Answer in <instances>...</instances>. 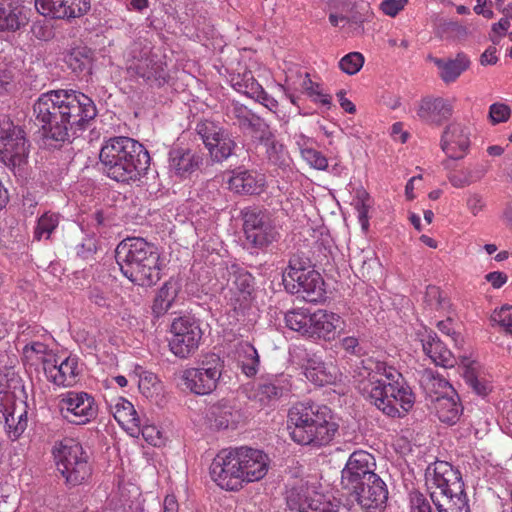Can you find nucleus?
Wrapping results in <instances>:
<instances>
[{
  "label": "nucleus",
  "instance_id": "1",
  "mask_svg": "<svg viewBox=\"0 0 512 512\" xmlns=\"http://www.w3.org/2000/svg\"><path fill=\"white\" fill-rule=\"evenodd\" d=\"M36 120L45 138L65 142L85 129L97 115L93 100L75 90H52L33 105Z\"/></svg>",
  "mask_w": 512,
  "mask_h": 512
},
{
  "label": "nucleus",
  "instance_id": "2",
  "mask_svg": "<svg viewBox=\"0 0 512 512\" xmlns=\"http://www.w3.org/2000/svg\"><path fill=\"white\" fill-rule=\"evenodd\" d=\"M359 376V391L385 415L401 418L412 409L415 396L395 367L368 358Z\"/></svg>",
  "mask_w": 512,
  "mask_h": 512
},
{
  "label": "nucleus",
  "instance_id": "3",
  "mask_svg": "<svg viewBox=\"0 0 512 512\" xmlns=\"http://www.w3.org/2000/svg\"><path fill=\"white\" fill-rule=\"evenodd\" d=\"M269 470V457L262 450L240 446L223 450L210 465L211 479L221 489L239 491L263 479Z\"/></svg>",
  "mask_w": 512,
  "mask_h": 512
},
{
  "label": "nucleus",
  "instance_id": "4",
  "mask_svg": "<svg viewBox=\"0 0 512 512\" xmlns=\"http://www.w3.org/2000/svg\"><path fill=\"white\" fill-rule=\"evenodd\" d=\"M99 160L106 175L117 182L136 181L150 166L144 146L130 137H113L101 147Z\"/></svg>",
  "mask_w": 512,
  "mask_h": 512
},
{
  "label": "nucleus",
  "instance_id": "5",
  "mask_svg": "<svg viewBox=\"0 0 512 512\" xmlns=\"http://www.w3.org/2000/svg\"><path fill=\"white\" fill-rule=\"evenodd\" d=\"M288 422L292 440L300 445L325 446L338 430L331 409L316 403L294 405L289 410Z\"/></svg>",
  "mask_w": 512,
  "mask_h": 512
},
{
  "label": "nucleus",
  "instance_id": "6",
  "mask_svg": "<svg viewBox=\"0 0 512 512\" xmlns=\"http://www.w3.org/2000/svg\"><path fill=\"white\" fill-rule=\"evenodd\" d=\"M122 274L139 286H152L160 280L158 248L139 237L121 241L115 250Z\"/></svg>",
  "mask_w": 512,
  "mask_h": 512
},
{
  "label": "nucleus",
  "instance_id": "7",
  "mask_svg": "<svg viewBox=\"0 0 512 512\" xmlns=\"http://www.w3.org/2000/svg\"><path fill=\"white\" fill-rule=\"evenodd\" d=\"M57 470L69 486H78L89 480L92 466L89 456L80 442L73 438H64L53 447Z\"/></svg>",
  "mask_w": 512,
  "mask_h": 512
},
{
  "label": "nucleus",
  "instance_id": "8",
  "mask_svg": "<svg viewBox=\"0 0 512 512\" xmlns=\"http://www.w3.org/2000/svg\"><path fill=\"white\" fill-rule=\"evenodd\" d=\"M285 288L292 294H299L307 302H318L325 294L324 281L319 272L304 267L295 259L290 260L283 273Z\"/></svg>",
  "mask_w": 512,
  "mask_h": 512
},
{
  "label": "nucleus",
  "instance_id": "9",
  "mask_svg": "<svg viewBox=\"0 0 512 512\" xmlns=\"http://www.w3.org/2000/svg\"><path fill=\"white\" fill-rule=\"evenodd\" d=\"M170 351L180 359H188L199 349L203 331L199 320L190 315L175 318L170 325Z\"/></svg>",
  "mask_w": 512,
  "mask_h": 512
},
{
  "label": "nucleus",
  "instance_id": "10",
  "mask_svg": "<svg viewBox=\"0 0 512 512\" xmlns=\"http://www.w3.org/2000/svg\"><path fill=\"white\" fill-rule=\"evenodd\" d=\"M58 408L63 419L75 425L91 422L98 413L93 396L83 391H68L60 395Z\"/></svg>",
  "mask_w": 512,
  "mask_h": 512
},
{
  "label": "nucleus",
  "instance_id": "11",
  "mask_svg": "<svg viewBox=\"0 0 512 512\" xmlns=\"http://www.w3.org/2000/svg\"><path fill=\"white\" fill-rule=\"evenodd\" d=\"M222 364L219 359L206 362L201 367H188L181 371V384L196 395H208L218 385L222 376Z\"/></svg>",
  "mask_w": 512,
  "mask_h": 512
},
{
  "label": "nucleus",
  "instance_id": "12",
  "mask_svg": "<svg viewBox=\"0 0 512 512\" xmlns=\"http://www.w3.org/2000/svg\"><path fill=\"white\" fill-rule=\"evenodd\" d=\"M28 148L24 131L8 118L0 122V161L7 166H19L25 162Z\"/></svg>",
  "mask_w": 512,
  "mask_h": 512
},
{
  "label": "nucleus",
  "instance_id": "13",
  "mask_svg": "<svg viewBox=\"0 0 512 512\" xmlns=\"http://www.w3.org/2000/svg\"><path fill=\"white\" fill-rule=\"evenodd\" d=\"M374 457L363 450L354 451L342 470V486L350 491H357L361 486L379 477L375 472Z\"/></svg>",
  "mask_w": 512,
  "mask_h": 512
},
{
  "label": "nucleus",
  "instance_id": "14",
  "mask_svg": "<svg viewBox=\"0 0 512 512\" xmlns=\"http://www.w3.org/2000/svg\"><path fill=\"white\" fill-rule=\"evenodd\" d=\"M427 484L433 491L437 492V498L441 496L442 502L449 506L453 502V498L458 499V492L462 493V485L458 473L452 466L445 461L434 463L433 468L427 470Z\"/></svg>",
  "mask_w": 512,
  "mask_h": 512
},
{
  "label": "nucleus",
  "instance_id": "15",
  "mask_svg": "<svg viewBox=\"0 0 512 512\" xmlns=\"http://www.w3.org/2000/svg\"><path fill=\"white\" fill-rule=\"evenodd\" d=\"M0 421L5 423L13 439H17L27 427L26 403L17 401L15 393L5 384H0Z\"/></svg>",
  "mask_w": 512,
  "mask_h": 512
},
{
  "label": "nucleus",
  "instance_id": "16",
  "mask_svg": "<svg viewBox=\"0 0 512 512\" xmlns=\"http://www.w3.org/2000/svg\"><path fill=\"white\" fill-rule=\"evenodd\" d=\"M196 130L214 161L222 162L232 155L236 144L218 124L204 120L197 124Z\"/></svg>",
  "mask_w": 512,
  "mask_h": 512
},
{
  "label": "nucleus",
  "instance_id": "17",
  "mask_svg": "<svg viewBox=\"0 0 512 512\" xmlns=\"http://www.w3.org/2000/svg\"><path fill=\"white\" fill-rule=\"evenodd\" d=\"M18 342L24 343L22 348V360L25 365L37 366L42 364L43 369L48 366L55 357V353L47 344L35 340L37 333L43 329L39 326L20 325Z\"/></svg>",
  "mask_w": 512,
  "mask_h": 512
},
{
  "label": "nucleus",
  "instance_id": "18",
  "mask_svg": "<svg viewBox=\"0 0 512 512\" xmlns=\"http://www.w3.org/2000/svg\"><path fill=\"white\" fill-rule=\"evenodd\" d=\"M37 11L54 19H75L87 14L90 0H35Z\"/></svg>",
  "mask_w": 512,
  "mask_h": 512
},
{
  "label": "nucleus",
  "instance_id": "19",
  "mask_svg": "<svg viewBox=\"0 0 512 512\" xmlns=\"http://www.w3.org/2000/svg\"><path fill=\"white\" fill-rule=\"evenodd\" d=\"M227 271L229 287L225 298L234 309L242 308L249 301L253 289V277L237 264H231Z\"/></svg>",
  "mask_w": 512,
  "mask_h": 512
},
{
  "label": "nucleus",
  "instance_id": "20",
  "mask_svg": "<svg viewBox=\"0 0 512 512\" xmlns=\"http://www.w3.org/2000/svg\"><path fill=\"white\" fill-rule=\"evenodd\" d=\"M244 391L248 400L256 407L270 408L276 405L288 389L283 380L272 378L250 384Z\"/></svg>",
  "mask_w": 512,
  "mask_h": 512
},
{
  "label": "nucleus",
  "instance_id": "21",
  "mask_svg": "<svg viewBox=\"0 0 512 512\" xmlns=\"http://www.w3.org/2000/svg\"><path fill=\"white\" fill-rule=\"evenodd\" d=\"M244 232L246 239L255 247H265L277 239L278 232L264 214L250 212L245 214Z\"/></svg>",
  "mask_w": 512,
  "mask_h": 512
},
{
  "label": "nucleus",
  "instance_id": "22",
  "mask_svg": "<svg viewBox=\"0 0 512 512\" xmlns=\"http://www.w3.org/2000/svg\"><path fill=\"white\" fill-rule=\"evenodd\" d=\"M310 338L332 341L344 333L345 320L338 314L326 309L312 313Z\"/></svg>",
  "mask_w": 512,
  "mask_h": 512
},
{
  "label": "nucleus",
  "instance_id": "23",
  "mask_svg": "<svg viewBox=\"0 0 512 512\" xmlns=\"http://www.w3.org/2000/svg\"><path fill=\"white\" fill-rule=\"evenodd\" d=\"M470 147L469 128L461 123L449 124L441 137V148L451 159H462Z\"/></svg>",
  "mask_w": 512,
  "mask_h": 512
},
{
  "label": "nucleus",
  "instance_id": "24",
  "mask_svg": "<svg viewBox=\"0 0 512 512\" xmlns=\"http://www.w3.org/2000/svg\"><path fill=\"white\" fill-rule=\"evenodd\" d=\"M322 495L315 482L301 479L287 491L286 501L291 510L312 512L314 504L321 501Z\"/></svg>",
  "mask_w": 512,
  "mask_h": 512
},
{
  "label": "nucleus",
  "instance_id": "25",
  "mask_svg": "<svg viewBox=\"0 0 512 512\" xmlns=\"http://www.w3.org/2000/svg\"><path fill=\"white\" fill-rule=\"evenodd\" d=\"M44 374L51 383L57 386L71 387L79 380L78 359L68 356L64 360H60L55 354L53 360L48 362V366L44 368Z\"/></svg>",
  "mask_w": 512,
  "mask_h": 512
},
{
  "label": "nucleus",
  "instance_id": "26",
  "mask_svg": "<svg viewBox=\"0 0 512 512\" xmlns=\"http://www.w3.org/2000/svg\"><path fill=\"white\" fill-rule=\"evenodd\" d=\"M109 411L118 424L131 436L140 434V419L134 405L124 397L113 396L106 399Z\"/></svg>",
  "mask_w": 512,
  "mask_h": 512
},
{
  "label": "nucleus",
  "instance_id": "27",
  "mask_svg": "<svg viewBox=\"0 0 512 512\" xmlns=\"http://www.w3.org/2000/svg\"><path fill=\"white\" fill-rule=\"evenodd\" d=\"M454 109V99L426 97L421 100L417 115L427 123L440 125L448 120Z\"/></svg>",
  "mask_w": 512,
  "mask_h": 512
},
{
  "label": "nucleus",
  "instance_id": "28",
  "mask_svg": "<svg viewBox=\"0 0 512 512\" xmlns=\"http://www.w3.org/2000/svg\"><path fill=\"white\" fill-rule=\"evenodd\" d=\"M352 492L357 495L358 503L366 512H381L388 498L386 485L380 477Z\"/></svg>",
  "mask_w": 512,
  "mask_h": 512
},
{
  "label": "nucleus",
  "instance_id": "29",
  "mask_svg": "<svg viewBox=\"0 0 512 512\" xmlns=\"http://www.w3.org/2000/svg\"><path fill=\"white\" fill-rule=\"evenodd\" d=\"M202 156L191 149L174 147L169 152L168 169L175 176L186 177L199 169Z\"/></svg>",
  "mask_w": 512,
  "mask_h": 512
},
{
  "label": "nucleus",
  "instance_id": "30",
  "mask_svg": "<svg viewBox=\"0 0 512 512\" xmlns=\"http://www.w3.org/2000/svg\"><path fill=\"white\" fill-rule=\"evenodd\" d=\"M231 191L239 194H259L265 186L263 174L243 168L233 170L227 179Z\"/></svg>",
  "mask_w": 512,
  "mask_h": 512
},
{
  "label": "nucleus",
  "instance_id": "31",
  "mask_svg": "<svg viewBox=\"0 0 512 512\" xmlns=\"http://www.w3.org/2000/svg\"><path fill=\"white\" fill-rule=\"evenodd\" d=\"M420 341L424 353L438 366L452 368L457 363L453 353L432 331H425Z\"/></svg>",
  "mask_w": 512,
  "mask_h": 512
},
{
  "label": "nucleus",
  "instance_id": "32",
  "mask_svg": "<svg viewBox=\"0 0 512 512\" xmlns=\"http://www.w3.org/2000/svg\"><path fill=\"white\" fill-rule=\"evenodd\" d=\"M305 377L318 386L334 384L340 372L336 365L332 362H324L317 356H312L307 359L304 368Z\"/></svg>",
  "mask_w": 512,
  "mask_h": 512
},
{
  "label": "nucleus",
  "instance_id": "33",
  "mask_svg": "<svg viewBox=\"0 0 512 512\" xmlns=\"http://www.w3.org/2000/svg\"><path fill=\"white\" fill-rule=\"evenodd\" d=\"M286 85L288 90H301L313 102L319 103L327 108H330L332 104L331 96L323 91L319 83L313 82L308 73H300L296 80L287 76Z\"/></svg>",
  "mask_w": 512,
  "mask_h": 512
},
{
  "label": "nucleus",
  "instance_id": "34",
  "mask_svg": "<svg viewBox=\"0 0 512 512\" xmlns=\"http://www.w3.org/2000/svg\"><path fill=\"white\" fill-rule=\"evenodd\" d=\"M435 403V411L439 420L443 423L454 425L460 419L463 408L459 403L457 393L451 395L437 396Z\"/></svg>",
  "mask_w": 512,
  "mask_h": 512
},
{
  "label": "nucleus",
  "instance_id": "35",
  "mask_svg": "<svg viewBox=\"0 0 512 512\" xmlns=\"http://www.w3.org/2000/svg\"><path fill=\"white\" fill-rule=\"evenodd\" d=\"M434 63L438 67L439 75L445 83L454 82L470 66V60L464 54H458L454 59L444 60L436 58Z\"/></svg>",
  "mask_w": 512,
  "mask_h": 512
},
{
  "label": "nucleus",
  "instance_id": "36",
  "mask_svg": "<svg viewBox=\"0 0 512 512\" xmlns=\"http://www.w3.org/2000/svg\"><path fill=\"white\" fill-rule=\"evenodd\" d=\"M237 365L247 377H254L260 366V358L255 347L249 342H240L236 349Z\"/></svg>",
  "mask_w": 512,
  "mask_h": 512
},
{
  "label": "nucleus",
  "instance_id": "37",
  "mask_svg": "<svg viewBox=\"0 0 512 512\" xmlns=\"http://www.w3.org/2000/svg\"><path fill=\"white\" fill-rule=\"evenodd\" d=\"M461 364L464 367V378L466 383L473 389L479 396H486L491 390V383L480 375V365L474 360L463 358Z\"/></svg>",
  "mask_w": 512,
  "mask_h": 512
},
{
  "label": "nucleus",
  "instance_id": "38",
  "mask_svg": "<svg viewBox=\"0 0 512 512\" xmlns=\"http://www.w3.org/2000/svg\"><path fill=\"white\" fill-rule=\"evenodd\" d=\"M261 132L260 141L266 148L268 160L276 166L286 165L288 156L284 145L276 139L268 127L264 128Z\"/></svg>",
  "mask_w": 512,
  "mask_h": 512
},
{
  "label": "nucleus",
  "instance_id": "39",
  "mask_svg": "<svg viewBox=\"0 0 512 512\" xmlns=\"http://www.w3.org/2000/svg\"><path fill=\"white\" fill-rule=\"evenodd\" d=\"M26 17L22 8L12 3H0V31H16L25 25Z\"/></svg>",
  "mask_w": 512,
  "mask_h": 512
},
{
  "label": "nucleus",
  "instance_id": "40",
  "mask_svg": "<svg viewBox=\"0 0 512 512\" xmlns=\"http://www.w3.org/2000/svg\"><path fill=\"white\" fill-rule=\"evenodd\" d=\"M431 500L435 506L432 507L429 500L419 492H412L409 496V512H448L450 506L437 498V492L431 493Z\"/></svg>",
  "mask_w": 512,
  "mask_h": 512
},
{
  "label": "nucleus",
  "instance_id": "41",
  "mask_svg": "<svg viewBox=\"0 0 512 512\" xmlns=\"http://www.w3.org/2000/svg\"><path fill=\"white\" fill-rule=\"evenodd\" d=\"M312 313L313 312H310V310L306 308H297L288 311L285 314L286 326L289 329L310 338Z\"/></svg>",
  "mask_w": 512,
  "mask_h": 512
},
{
  "label": "nucleus",
  "instance_id": "42",
  "mask_svg": "<svg viewBox=\"0 0 512 512\" xmlns=\"http://www.w3.org/2000/svg\"><path fill=\"white\" fill-rule=\"evenodd\" d=\"M229 114L238 121L239 126L242 128H250L259 131L267 128V124L263 122L261 118L256 116L251 110L242 104L233 103L229 110Z\"/></svg>",
  "mask_w": 512,
  "mask_h": 512
},
{
  "label": "nucleus",
  "instance_id": "43",
  "mask_svg": "<svg viewBox=\"0 0 512 512\" xmlns=\"http://www.w3.org/2000/svg\"><path fill=\"white\" fill-rule=\"evenodd\" d=\"M93 62V52L86 46L73 48L66 57V63L75 73L90 71Z\"/></svg>",
  "mask_w": 512,
  "mask_h": 512
},
{
  "label": "nucleus",
  "instance_id": "44",
  "mask_svg": "<svg viewBox=\"0 0 512 512\" xmlns=\"http://www.w3.org/2000/svg\"><path fill=\"white\" fill-rule=\"evenodd\" d=\"M237 411L225 403L220 402L211 408L210 420L218 429H227L237 423Z\"/></svg>",
  "mask_w": 512,
  "mask_h": 512
},
{
  "label": "nucleus",
  "instance_id": "45",
  "mask_svg": "<svg viewBox=\"0 0 512 512\" xmlns=\"http://www.w3.org/2000/svg\"><path fill=\"white\" fill-rule=\"evenodd\" d=\"M423 386L433 401H436L437 396L451 395L456 391L452 385L443 377L427 373L422 380Z\"/></svg>",
  "mask_w": 512,
  "mask_h": 512
},
{
  "label": "nucleus",
  "instance_id": "46",
  "mask_svg": "<svg viewBox=\"0 0 512 512\" xmlns=\"http://www.w3.org/2000/svg\"><path fill=\"white\" fill-rule=\"evenodd\" d=\"M232 87L239 93L246 95L249 98L258 96L262 86L257 82L251 72L243 74L232 75L230 79Z\"/></svg>",
  "mask_w": 512,
  "mask_h": 512
},
{
  "label": "nucleus",
  "instance_id": "47",
  "mask_svg": "<svg viewBox=\"0 0 512 512\" xmlns=\"http://www.w3.org/2000/svg\"><path fill=\"white\" fill-rule=\"evenodd\" d=\"M59 221L60 215L58 213L48 211L41 215L34 228V240L41 241L42 239H49L51 234L58 227Z\"/></svg>",
  "mask_w": 512,
  "mask_h": 512
},
{
  "label": "nucleus",
  "instance_id": "48",
  "mask_svg": "<svg viewBox=\"0 0 512 512\" xmlns=\"http://www.w3.org/2000/svg\"><path fill=\"white\" fill-rule=\"evenodd\" d=\"M364 65V56L360 52H350L339 61V68L347 75H354Z\"/></svg>",
  "mask_w": 512,
  "mask_h": 512
},
{
  "label": "nucleus",
  "instance_id": "49",
  "mask_svg": "<svg viewBox=\"0 0 512 512\" xmlns=\"http://www.w3.org/2000/svg\"><path fill=\"white\" fill-rule=\"evenodd\" d=\"M483 175L481 170L466 169L449 176L450 183L456 188H463L479 180Z\"/></svg>",
  "mask_w": 512,
  "mask_h": 512
},
{
  "label": "nucleus",
  "instance_id": "50",
  "mask_svg": "<svg viewBox=\"0 0 512 512\" xmlns=\"http://www.w3.org/2000/svg\"><path fill=\"white\" fill-rule=\"evenodd\" d=\"M312 512H348V509L330 494H325L322 495L321 501L314 504Z\"/></svg>",
  "mask_w": 512,
  "mask_h": 512
},
{
  "label": "nucleus",
  "instance_id": "51",
  "mask_svg": "<svg viewBox=\"0 0 512 512\" xmlns=\"http://www.w3.org/2000/svg\"><path fill=\"white\" fill-rule=\"evenodd\" d=\"M491 320L500 325L505 331L512 333V306L504 305L495 310Z\"/></svg>",
  "mask_w": 512,
  "mask_h": 512
},
{
  "label": "nucleus",
  "instance_id": "52",
  "mask_svg": "<svg viewBox=\"0 0 512 512\" xmlns=\"http://www.w3.org/2000/svg\"><path fill=\"white\" fill-rule=\"evenodd\" d=\"M303 160L311 167L317 170H326L328 167V159L320 151L316 149L306 150L301 156Z\"/></svg>",
  "mask_w": 512,
  "mask_h": 512
},
{
  "label": "nucleus",
  "instance_id": "53",
  "mask_svg": "<svg viewBox=\"0 0 512 512\" xmlns=\"http://www.w3.org/2000/svg\"><path fill=\"white\" fill-rule=\"evenodd\" d=\"M511 115V109L504 103H494L489 108V118L493 124L508 121Z\"/></svg>",
  "mask_w": 512,
  "mask_h": 512
},
{
  "label": "nucleus",
  "instance_id": "54",
  "mask_svg": "<svg viewBox=\"0 0 512 512\" xmlns=\"http://www.w3.org/2000/svg\"><path fill=\"white\" fill-rule=\"evenodd\" d=\"M408 0H383L380 3V10L389 17H396L407 5Z\"/></svg>",
  "mask_w": 512,
  "mask_h": 512
},
{
  "label": "nucleus",
  "instance_id": "55",
  "mask_svg": "<svg viewBox=\"0 0 512 512\" xmlns=\"http://www.w3.org/2000/svg\"><path fill=\"white\" fill-rule=\"evenodd\" d=\"M354 206L357 213H361L365 217V211H369L371 207L370 195L362 187L356 189L354 197Z\"/></svg>",
  "mask_w": 512,
  "mask_h": 512
},
{
  "label": "nucleus",
  "instance_id": "56",
  "mask_svg": "<svg viewBox=\"0 0 512 512\" xmlns=\"http://www.w3.org/2000/svg\"><path fill=\"white\" fill-rule=\"evenodd\" d=\"M510 28V21L507 18L502 17L497 23H494L491 28V34L489 36L493 44L498 45L501 38L507 33Z\"/></svg>",
  "mask_w": 512,
  "mask_h": 512
},
{
  "label": "nucleus",
  "instance_id": "57",
  "mask_svg": "<svg viewBox=\"0 0 512 512\" xmlns=\"http://www.w3.org/2000/svg\"><path fill=\"white\" fill-rule=\"evenodd\" d=\"M253 99L255 101L259 102L260 104H262L264 107H266L272 113H274V114L278 113V107H279L278 101L274 97L269 95L263 89V87L260 89L258 96H255Z\"/></svg>",
  "mask_w": 512,
  "mask_h": 512
},
{
  "label": "nucleus",
  "instance_id": "58",
  "mask_svg": "<svg viewBox=\"0 0 512 512\" xmlns=\"http://www.w3.org/2000/svg\"><path fill=\"white\" fill-rule=\"evenodd\" d=\"M180 290V285L177 281L170 280L162 286V303L167 302V307H169L177 296Z\"/></svg>",
  "mask_w": 512,
  "mask_h": 512
},
{
  "label": "nucleus",
  "instance_id": "59",
  "mask_svg": "<svg viewBox=\"0 0 512 512\" xmlns=\"http://www.w3.org/2000/svg\"><path fill=\"white\" fill-rule=\"evenodd\" d=\"M425 301L432 308L441 306V291L436 286H428L425 293Z\"/></svg>",
  "mask_w": 512,
  "mask_h": 512
},
{
  "label": "nucleus",
  "instance_id": "60",
  "mask_svg": "<svg viewBox=\"0 0 512 512\" xmlns=\"http://www.w3.org/2000/svg\"><path fill=\"white\" fill-rule=\"evenodd\" d=\"M294 140L301 156L305 154L306 150H311L314 148L315 140L304 135L303 133L295 134Z\"/></svg>",
  "mask_w": 512,
  "mask_h": 512
},
{
  "label": "nucleus",
  "instance_id": "61",
  "mask_svg": "<svg viewBox=\"0 0 512 512\" xmlns=\"http://www.w3.org/2000/svg\"><path fill=\"white\" fill-rule=\"evenodd\" d=\"M140 433L147 443L157 446L160 439V430L154 426H144L142 429L140 428Z\"/></svg>",
  "mask_w": 512,
  "mask_h": 512
},
{
  "label": "nucleus",
  "instance_id": "62",
  "mask_svg": "<svg viewBox=\"0 0 512 512\" xmlns=\"http://www.w3.org/2000/svg\"><path fill=\"white\" fill-rule=\"evenodd\" d=\"M485 206L484 200L478 194H472L467 200V207L473 215H477Z\"/></svg>",
  "mask_w": 512,
  "mask_h": 512
},
{
  "label": "nucleus",
  "instance_id": "63",
  "mask_svg": "<svg viewBox=\"0 0 512 512\" xmlns=\"http://www.w3.org/2000/svg\"><path fill=\"white\" fill-rule=\"evenodd\" d=\"M485 279L493 286V288H500L507 282V275L500 271L490 272L485 276Z\"/></svg>",
  "mask_w": 512,
  "mask_h": 512
},
{
  "label": "nucleus",
  "instance_id": "64",
  "mask_svg": "<svg viewBox=\"0 0 512 512\" xmlns=\"http://www.w3.org/2000/svg\"><path fill=\"white\" fill-rule=\"evenodd\" d=\"M162 506V512H179V504L173 494L166 495Z\"/></svg>",
  "mask_w": 512,
  "mask_h": 512
}]
</instances>
